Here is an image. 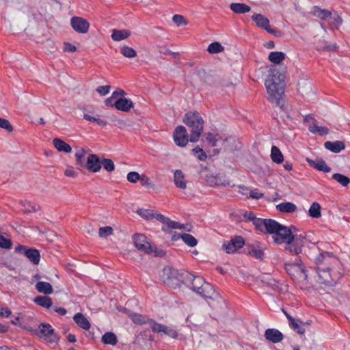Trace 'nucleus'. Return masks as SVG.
I'll return each mask as SVG.
<instances>
[{"label":"nucleus","instance_id":"1","mask_svg":"<svg viewBox=\"0 0 350 350\" xmlns=\"http://www.w3.org/2000/svg\"><path fill=\"white\" fill-rule=\"evenodd\" d=\"M284 73L278 69L272 68L265 83L269 94V100L282 109L283 105H280V103L284 92Z\"/></svg>","mask_w":350,"mask_h":350},{"label":"nucleus","instance_id":"2","mask_svg":"<svg viewBox=\"0 0 350 350\" xmlns=\"http://www.w3.org/2000/svg\"><path fill=\"white\" fill-rule=\"evenodd\" d=\"M185 282L190 283V288L200 295L202 297L213 299L216 295V292L213 286L210 283L205 282L204 278L200 276H195L189 272L185 271Z\"/></svg>","mask_w":350,"mask_h":350},{"label":"nucleus","instance_id":"3","mask_svg":"<svg viewBox=\"0 0 350 350\" xmlns=\"http://www.w3.org/2000/svg\"><path fill=\"white\" fill-rule=\"evenodd\" d=\"M183 122L191 129L189 140L197 142L203 131L204 120L201 115L197 111H189L183 118Z\"/></svg>","mask_w":350,"mask_h":350},{"label":"nucleus","instance_id":"4","mask_svg":"<svg viewBox=\"0 0 350 350\" xmlns=\"http://www.w3.org/2000/svg\"><path fill=\"white\" fill-rule=\"evenodd\" d=\"M163 278L164 283L175 288V286H179L180 282H185V271L179 273L177 269L167 266L163 269Z\"/></svg>","mask_w":350,"mask_h":350},{"label":"nucleus","instance_id":"5","mask_svg":"<svg viewBox=\"0 0 350 350\" xmlns=\"http://www.w3.org/2000/svg\"><path fill=\"white\" fill-rule=\"evenodd\" d=\"M272 238L277 244L286 243V245L292 243L295 239L291 228L283 225H281Z\"/></svg>","mask_w":350,"mask_h":350},{"label":"nucleus","instance_id":"6","mask_svg":"<svg viewBox=\"0 0 350 350\" xmlns=\"http://www.w3.org/2000/svg\"><path fill=\"white\" fill-rule=\"evenodd\" d=\"M245 252L255 259L262 260L264 258L265 247L259 242L254 241L245 244Z\"/></svg>","mask_w":350,"mask_h":350},{"label":"nucleus","instance_id":"7","mask_svg":"<svg viewBox=\"0 0 350 350\" xmlns=\"http://www.w3.org/2000/svg\"><path fill=\"white\" fill-rule=\"evenodd\" d=\"M38 336L49 343L57 342L59 340L58 336L49 323H42L39 325Z\"/></svg>","mask_w":350,"mask_h":350},{"label":"nucleus","instance_id":"8","mask_svg":"<svg viewBox=\"0 0 350 350\" xmlns=\"http://www.w3.org/2000/svg\"><path fill=\"white\" fill-rule=\"evenodd\" d=\"M15 251L24 254L34 265H38L40 255L38 250L19 245L15 247Z\"/></svg>","mask_w":350,"mask_h":350},{"label":"nucleus","instance_id":"9","mask_svg":"<svg viewBox=\"0 0 350 350\" xmlns=\"http://www.w3.org/2000/svg\"><path fill=\"white\" fill-rule=\"evenodd\" d=\"M133 241L135 247L146 254H150L151 243L147 240V237L142 234H135Z\"/></svg>","mask_w":350,"mask_h":350},{"label":"nucleus","instance_id":"10","mask_svg":"<svg viewBox=\"0 0 350 350\" xmlns=\"http://www.w3.org/2000/svg\"><path fill=\"white\" fill-rule=\"evenodd\" d=\"M173 138L176 144L180 147H184L187 145L189 136L185 126H178L174 132Z\"/></svg>","mask_w":350,"mask_h":350},{"label":"nucleus","instance_id":"11","mask_svg":"<svg viewBox=\"0 0 350 350\" xmlns=\"http://www.w3.org/2000/svg\"><path fill=\"white\" fill-rule=\"evenodd\" d=\"M101 169V160L96 154H89L86 158V163L84 170H87L90 172L96 173Z\"/></svg>","mask_w":350,"mask_h":350},{"label":"nucleus","instance_id":"12","mask_svg":"<svg viewBox=\"0 0 350 350\" xmlns=\"http://www.w3.org/2000/svg\"><path fill=\"white\" fill-rule=\"evenodd\" d=\"M70 25L75 31L80 33H87L90 27L88 21L79 16L72 17L70 20Z\"/></svg>","mask_w":350,"mask_h":350},{"label":"nucleus","instance_id":"13","mask_svg":"<svg viewBox=\"0 0 350 350\" xmlns=\"http://www.w3.org/2000/svg\"><path fill=\"white\" fill-rule=\"evenodd\" d=\"M245 245V240L241 236H236L227 243H224L223 247L226 252L228 254H233L239 249L242 248Z\"/></svg>","mask_w":350,"mask_h":350},{"label":"nucleus","instance_id":"14","mask_svg":"<svg viewBox=\"0 0 350 350\" xmlns=\"http://www.w3.org/2000/svg\"><path fill=\"white\" fill-rule=\"evenodd\" d=\"M152 331L154 333L163 332L165 335L174 339L178 337V333L175 329L167 325L159 324L156 321L152 322Z\"/></svg>","mask_w":350,"mask_h":350},{"label":"nucleus","instance_id":"15","mask_svg":"<svg viewBox=\"0 0 350 350\" xmlns=\"http://www.w3.org/2000/svg\"><path fill=\"white\" fill-rule=\"evenodd\" d=\"M295 237L292 243L286 245L285 250L288 251L292 254H299L301 252L304 238L301 235L293 234Z\"/></svg>","mask_w":350,"mask_h":350},{"label":"nucleus","instance_id":"16","mask_svg":"<svg viewBox=\"0 0 350 350\" xmlns=\"http://www.w3.org/2000/svg\"><path fill=\"white\" fill-rule=\"evenodd\" d=\"M115 108L119 111L128 112L134 107V103L129 98L120 97L114 103Z\"/></svg>","mask_w":350,"mask_h":350},{"label":"nucleus","instance_id":"17","mask_svg":"<svg viewBox=\"0 0 350 350\" xmlns=\"http://www.w3.org/2000/svg\"><path fill=\"white\" fill-rule=\"evenodd\" d=\"M265 337L267 340L273 343H278L283 340L284 336L279 330L269 328L265 330Z\"/></svg>","mask_w":350,"mask_h":350},{"label":"nucleus","instance_id":"18","mask_svg":"<svg viewBox=\"0 0 350 350\" xmlns=\"http://www.w3.org/2000/svg\"><path fill=\"white\" fill-rule=\"evenodd\" d=\"M334 259V257L332 253L323 252L316 257L315 263L317 267L329 266L331 260Z\"/></svg>","mask_w":350,"mask_h":350},{"label":"nucleus","instance_id":"19","mask_svg":"<svg viewBox=\"0 0 350 350\" xmlns=\"http://www.w3.org/2000/svg\"><path fill=\"white\" fill-rule=\"evenodd\" d=\"M306 161L310 166L319 171H321L325 173L329 172L331 171V167L327 166L325 161L322 159H317L315 160H312L308 158Z\"/></svg>","mask_w":350,"mask_h":350},{"label":"nucleus","instance_id":"20","mask_svg":"<svg viewBox=\"0 0 350 350\" xmlns=\"http://www.w3.org/2000/svg\"><path fill=\"white\" fill-rule=\"evenodd\" d=\"M174 183L176 187L180 189L187 188V181L183 172L180 170H176L174 172Z\"/></svg>","mask_w":350,"mask_h":350},{"label":"nucleus","instance_id":"21","mask_svg":"<svg viewBox=\"0 0 350 350\" xmlns=\"http://www.w3.org/2000/svg\"><path fill=\"white\" fill-rule=\"evenodd\" d=\"M252 19L255 22L257 27H260L266 31H267L270 27L269 20L262 14H254L252 16Z\"/></svg>","mask_w":350,"mask_h":350},{"label":"nucleus","instance_id":"22","mask_svg":"<svg viewBox=\"0 0 350 350\" xmlns=\"http://www.w3.org/2000/svg\"><path fill=\"white\" fill-rule=\"evenodd\" d=\"M87 153V150L84 148H80L75 152V159H76V163L75 165L77 166V168L81 171L84 170L85 163H86V159H85V154Z\"/></svg>","mask_w":350,"mask_h":350},{"label":"nucleus","instance_id":"23","mask_svg":"<svg viewBox=\"0 0 350 350\" xmlns=\"http://www.w3.org/2000/svg\"><path fill=\"white\" fill-rule=\"evenodd\" d=\"M281 225L282 224L275 220L271 219H265L264 232L271 234L273 236L281 226Z\"/></svg>","mask_w":350,"mask_h":350},{"label":"nucleus","instance_id":"24","mask_svg":"<svg viewBox=\"0 0 350 350\" xmlns=\"http://www.w3.org/2000/svg\"><path fill=\"white\" fill-rule=\"evenodd\" d=\"M324 146L326 149L334 153H338L345 148V144L342 141H327L325 142Z\"/></svg>","mask_w":350,"mask_h":350},{"label":"nucleus","instance_id":"25","mask_svg":"<svg viewBox=\"0 0 350 350\" xmlns=\"http://www.w3.org/2000/svg\"><path fill=\"white\" fill-rule=\"evenodd\" d=\"M73 319L75 322L77 324L78 326H79L81 328L88 330L90 328V323L88 320L87 318L82 314V313H77L74 317Z\"/></svg>","mask_w":350,"mask_h":350},{"label":"nucleus","instance_id":"26","mask_svg":"<svg viewBox=\"0 0 350 350\" xmlns=\"http://www.w3.org/2000/svg\"><path fill=\"white\" fill-rule=\"evenodd\" d=\"M53 144L55 148L59 152L70 153L72 151L71 146L59 138H54L53 139Z\"/></svg>","mask_w":350,"mask_h":350},{"label":"nucleus","instance_id":"27","mask_svg":"<svg viewBox=\"0 0 350 350\" xmlns=\"http://www.w3.org/2000/svg\"><path fill=\"white\" fill-rule=\"evenodd\" d=\"M316 270L322 282H329L331 278L329 273V266L317 267Z\"/></svg>","mask_w":350,"mask_h":350},{"label":"nucleus","instance_id":"28","mask_svg":"<svg viewBox=\"0 0 350 350\" xmlns=\"http://www.w3.org/2000/svg\"><path fill=\"white\" fill-rule=\"evenodd\" d=\"M276 209L282 213H292L297 210V206L293 202H285L276 205Z\"/></svg>","mask_w":350,"mask_h":350},{"label":"nucleus","instance_id":"29","mask_svg":"<svg viewBox=\"0 0 350 350\" xmlns=\"http://www.w3.org/2000/svg\"><path fill=\"white\" fill-rule=\"evenodd\" d=\"M230 10L236 14H245L251 10V8L243 3H232L230 5Z\"/></svg>","mask_w":350,"mask_h":350},{"label":"nucleus","instance_id":"30","mask_svg":"<svg viewBox=\"0 0 350 350\" xmlns=\"http://www.w3.org/2000/svg\"><path fill=\"white\" fill-rule=\"evenodd\" d=\"M131 36V32L126 29H113L111 33V38L114 41H121L128 38Z\"/></svg>","mask_w":350,"mask_h":350},{"label":"nucleus","instance_id":"31","mask_svg":"<svg viewBox=\"0 0 350 350\" xmlns=\"http://www.w3.org/2000/svg\"><path fill=\"white\" fill-rule=\"evenodd\" d=\"M36 289L44 295L51 294L53 291L51 284L46 282L38 281L36 284Z\"/></svg>","mask_w":350,"mask_h":350},{"label":"nucleus","instance_id":"32","mask_svg":"<svg viewBox=\"0 0 350 350\" xmlns=\"http://www.w3.org/2000/svg\"><path fill=\"white\" fill-rule=\"evenodd\" d=\"M163 224L162 230L166 232L170 229H184L185 226L183 224H180L178 222L171 220L170 218L166 217Z\"/></svg>","mask_w":350,"mask_h":350},{"label":"nucleus","instance_id":"33","mask_svg":"<svg viewBox=\"0 0 350 350\" xmlns=\"http://www.w3.org/2000/svg\"><path fill=\"white\" fill-rule=\"evenodd\" d=\"M131 319L134 323L138 324V325L149 323L151 328H152V322L154 321V320L149 319L146 316H144L141 314H137V313L133 314L131 316Z\"/></svg>","mask_w":350,"mask_h":350},{"label":"nucleus","instance_id":"34","mask_svg":"<svg viewBox=\"0 0 350 350\" xmlns=\"http://www.w3.org/2000/svg\"><path fill=\"white\" fill-rule=\"evenodd\" d=\"M33 301L38 306L45 308H51L53 304L52 299L48 296H37L34 298Z\"/></svg>","mask_w":350,"mask_h":350},{"label":"nucleus","instance_id":"35","mask_svg":"<svg viewBox=\"0 0 350 350\" xmlns=\"http://www.w3.org/2000/svg\"><path fill=\"white\" fill-rule=\"evenodd\" d=\"M317 51H335L338 49V46L334 44H327L325 40H319L315 45Z\"/></svg>","mask_w":350,"mask_h":350},{"label":"nucleus","instance_id":"36","mask_svg":"<svg viewBox=\"0 0 350 350\" xmlns=\"http://www.w3.org/2000/svg\"><path fill=\"white\" fill-rule=\"evenodd\" d=\"M271 157L273 162L280 164L284 161V157L280 150L275 146L271 147Z\"/></svg>","mask_w":350,"mask_h":350},{"label":"nucleus","instance_id":"37","mask_svg":"<svg viewBox=\"0 0 350 350\" xmlns=\"http://www.w3.org/2000/svg\"><path fill=\"white\" fill-rule=\"evenodd\" d=\"M101 342L105 345L114 346L118 343V338L114 333L109 332L102 336Z\"/></svg>","mask_w":350,"mask_h":350},{"label":"nucleus","instance_id":"38","mask_svg":"<svg viewBox=\"0 0 350 350\" xmlns=\"http://www.w3.org/2000/svg\"><path fill=\"white\" fill-rule=\"evenodd\" d=\"M285 57L286 55L284 53L274 51L269 53L268 59L271 62L279 64L285 59Z\"/></svg>","mask_w":350,"mask_h":350},{"label":"nucleus","instance_id":"39","mask_svg":"<svg viewBox=\"0 0 350 350\" xmlns=\"http://www.w3.org/2000/svg\"><path fill=\"white\" fill-rule=\"evenodd\" d=\"M19 204L23 207V213L29 214L30 213H34L40 210V206L36 207L32 204L31 202L27 200H21Z\"/></svg>","mask_w":350,"mask_h":350},{"label":"nucleus","instance_id":"40","mask_svg":"<svg viewBox=\"0 0 350 350\" xmlns=\"http://www.w3.org/2000/svg\"><path fill=\"white\" fill-rule=\"evenodd\" d=\"M314 15L321 20H325L331 16L332 13L330 11L321 9L318 6L314 7Z\"/></svg>","mask_w":350,"mask_h":350},{"label":"nucleus","instance_id":"41","mask_svg":"<svg viewBox=\"0 0 350 350\" xmlns=\"http://www.w3.org/2000/svg\"><path fill=\"white\" fill-rule=\"evenodd\" d=\"M308 130L312 133H318L320 135H325L328 134L329 129L326 126H319L316 124V122L312 125L308 126Z\"/></svg>","mask_w":350,"mask_h":350},{"label":"nucleus","instance_id":"42","mask_svg":"<svg viewBox=\"0 0 350 350\" xmlns=\"http://www.w3.org/2000/svg\"><path fill=\"white\" fill-rule=\"evenodd\" d=\"M308 215L312 218H319L321 216L320 204L313 202L309 208Z\"/></svg>","mask_w":350,"mask_h":350},{"label":"nucleus","instance_id":"43","mask_svg":"<svg viewBox=\"0 0 350 350\" xmlns=\"http://www.w3.org/2000/svg\"><path fill=\"white\" fill-rule=\"evenodd\" d=\"M207 51L211 54H215L224 51V47L219 42H214L208 45Z\"/></svg>","mask_w":350,"mask_h":350},{"label":"nucleus","instance_id":"44","mask_svg":"<svg viewBox=\"0 0 350 350\" xmlns=\"http://www.w3.org/2000/svg\"><path fill=\"white\" fill-rule=\"evenodd\" d=\"M332 178L344 187L347 186L350 183L349 178L342 174L335 173L333 174Z\"/></svg>","mask_w":350,"mask_h":350},{"label":"nucleus","instance_id":"45","mask_svg":"<svg viewBox=\"0 0 350 350\" xmlns=\"http://www.w3.org/2000/svg\"><path fill=\"white\" fill-rule=\"evenodd\" d=\"M289 325L293 330L299 334H303L305 332L304 323L302 321L294 319L293 322L290 323Z\"/></svg>","mask_w":350,"mask_h":350},{"label":"nucleus","instance_id":"46","mask_svg":"<svg viewBox=\"0 0 350 350\" xmlns=\"http://www.w3.org/2000/svg\"><path fill=\"white\" fill-rule=\"evenodd\" d=\"M121 54L127 58H133L137 56V52L131 47L123 46L120 49Z\"/></svg>","mask_w":350,"mask_h":350},{"label":"nucleus","instance_id":"47","mask_svg":"<svg viewBox=\"0 0 350 350\" xmlns=\"http://www.w3.org/2000/svg\"><path fill=\"white\" fill-rule=\"evenodd\" d=\"M181 239L187 245L190 247H194L198 243L196 239L190 234H182Z\"/></svg>","mask_w":350,"mask_h":350},{"label":"nucleus","instance_id":"48","mask_svg":"<svg viewBox=\"0 0 350 350\" xmlns=\"http://www.w3.org/2000/svg\"><path fill=\"white\" fill-rule=\"evenodd\" d=\"M102 165L103 166L104 169L108 172H111L115 170L113 161L110 159L104 158L101 161V166Z\"/></svg>","mask_w":350,"mask_h":350},{"label":"nucleus","instance_id":"49","mask_svg":"<svg viewBox=\"0 0 350 350\" xmlns=\"http://www.w3.org/2000/svg\"><path fill=\"white\" fill-rule=\"evenodd\" d=\"M83 118L88 121L94 122L100 126H105L107 125V122L105 120L91 116L86 113L83 115Z\"/></svg>","mask_w":350,"mask_h":350},{"label":"nucleus","instance_id":"50","mask_svg":"<svg viewBox=\"0 0 350 350\" xmlns=\"http://www.w3.org/2000/svg\"><path fill=\"white\" fill-rule=\"evenodd\" d=\"M192 152L193 154L198 158L200 161H205L207 158V155L205 153V152L200 148L199 146H197L194 148H193Z\"/></svg>","mask_w":350,"mask_h":350},{"label":"nucleus","instance_id":"51","mask_svg":"<svg viewBox=\"0 0 350 350\" xmlns=\"http://www.w3.org/2000/svg\"><path fill=\"white\" fill-rule=\"evenodd\" d=\"M154 211H150L148 209H139L137 213L142 216V217L146 219H151L154 218Z\"/></svg>","mask_w":350,"mask_h":350},{"label":"nucleus","instance_id":"52","mask_svg":"<svg viewBox=\"0 0 350 350\" xmlns=\"http://www.w3.org/2000/svg\"><path fill=\"white\" fill-rule=\"evenodd\" d=\"M113 228L111 226H105L99 228L98 234L100 237H107L113 234Z\"/></svg>","mask_w":350,"mask_h":350},{"label":"nucleus","instance_id":"53","mask_svg":"<svg viewBox=\"0 0 350 350\" xmlns=\"http://www.w3.org/2000/svg\"><path fill=\"white\" fill-rule=\"evenodd\" d=\"M285 269L286 270V272L289 275H293V274L292 272H293V271L294 269H299L302 273H305L306 272V270L304 269L301 268L300 265L286 264Z\"/></svg>","mask_w":350,"mask_h":350},{"label":"nucleus","instance_id":"54","mask_svg":"<svg viewBox=\"0 0 350 350\" xmlns=\"http://www.w3.org/2000/svg\"><path fill=\"white\" fill-rule=\"evenodd\" d=\"M207 183L211 186V187H213V186H216V185H229L230 183L229 182H226V183H219L217 181V177H214V176H209V177H207V178L206 179Z\"/></svg>","mask_w":350,"mask_h":350},{"label":"nucleus","instance_id":"55","mask_svg":"<svg viewBox=\"0 0 350 350\" xmlns=\"http://www.w3.org/2000/svg\"><path fill=\"white\" fill-rule=\"evenodd\" d=\"M12 242L10 239H6L0 235V247L4 249H9L12 247Z\"/></svg>","mask_w":350,"mask_h":350},{"label":"nucleus","instance_id":"56","mask_svg":"<svg viewBox=\"0 0 350 350\" xmlns=\"http://www.w3.org/2000/svg\"><path fill=\"white\" fill-rule=\"evenodd\" d=\"M0 128L5 129L8 132H12L13 131V126L10 122L2 118H0Z\"/></svg>","mask_w":350,"mask_h":350},{"label":"nucleus","instance_id":"57","mask_svg":"<svg viewBox=\"0 0 350 350\" xmlns=\"http://www.w3.org/2000/svg\"><path fill=\"white\" fill-rule=\"evenodd\" d=\"M141 176L136 172H131L127 174V180L130 183H135L139 180Z\"/></svg>","mask_w":350,"mask_h":350},{"label":"nucleus","instance_id":"58","mask_svg":"<svg viewBox=\"0 0 350 350\" xmlns=\"http://www.w3.org/2000/svg\"><path fill=\"white\" fill-rule=\"evenodd\" d=\"M172 21L178 26L187 24V21L185 19L184 16L180 14L174 15L172 17Z\"/></svg>","mask_w":350,"mask_h":350},{"label":"nucleus","instance_id":"59","mask_svg":"<svg viewBox=\"0 0 350 350\" xmlns=\"http://www.w3.org/2000/svg\"><path fill=\"white\" fill-rule=\"evenodd\" d=\"M265 219L256 218L254 219L253 224L255 226L257 230L264 232L265 230Z\"/></svg>","mask_w":350,"mask_h":350},{"label":"nucleus","instance_id":"60","mask_svg":"<svg viewBox=\"0 0 350 350\" xmlns=\"http://www.w3.org/2000/svg\"><path fill=\"white\" fill-rule=\"evenodd\" d=\"M150 254H153L154 256L163 257V256H165L166 252L163 250L158 249L156 246H152L151 245Z\"/></svg>","mask_w":350,"mask_h":350},{"label":"nucleus","instance_id":"61","mask_svg":"<svg viewBox=\"0 0 350 350\" xmlns=\"http://www.w3.org/2000/svg\"><path fill=\"white\" fill-rule=\"evenodd\" d=\"M110 85H100L96 88V92L102 96L106 95L109 92Z\"/></svg>","mask_w":350,"mask_h":350},{"label":"nucleus","instance_id":"62","mask_svg":"<svg viewBox=\"0 0 350 350\" xmlns=\"http://www.w3.org/2000/svg\"><path fill=\"white\" fill-rule=\"evenodd\" d=\"M206 139L208 142V143L211 145L212 147H215L217 146V139L213 133H208L206 134Z\"/></svg>","mask_w":350,"mask_h":350},{"label":"nucleus","instance_id":"63","mask_svg":"<svg viewBox=\"0 0 350 350\" xmlns=\"http://www.w3.org/2000/svg\"><path fill=\"white\" fill-rule=\"evenodd\" d=\"M263 193L258 191L257 189H253L250 191V198L253 199H260L263 197Z\"/></svg>","mask_w":350,"mask_h":350},{"label":"nucleus","instance_id":"64","mask_svg":"<svg viewBox=\"0 0 350 350\" xmlns=\"http://www.w3.org/2000/svg\"><path fill=\"white\" fill-rule=\"evenodd\" d=\"M126 94V92L122 90V89H118L117 90H115L113 93H112V95L111 96V97H113V98L116 99V100L119 98L120 97H124V96Z\"/></svg>","mask_w":350,"mask_h":350}]
</instances>
